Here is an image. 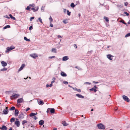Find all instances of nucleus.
Returning a JSON list of instances; mask_svg holds the SVG:
<instances>
[{
  "label": "nucleus",
  "instance_id": "nucleus-1",
  "mask_svg": "<svg viewBox=\"0 0 130 130\" xmlns=\"http://www.w3.org/2000/svg\"><path fill=\"white\" fill-rule=\"evenodd\" d=\"M20 96V94L18 93L13 94L12 96H10V99L11 100H13L16 99L18 98Z\"/></svg>",
  "mask_w": 130,
  "mask_h": 130
},
{
  "label": "nucleus",
  "instance_id": "nucleus-2",
  "mask_svg": "<svg viewBox=\"0 0 130 130\" xmlns=\"http://www.w3.org/2000/svg\"><path fill=\"white\" fill-rule=\"evenodd\" d=\"M8 108V107H6L5 109H4L3 111V114L4 115H6L8 114L9 112V110Z\"/></svg>",
  "mask_w": 130,
  "mask_h": 130
},
{
  "label": "nucleus",
  "instance_id": "nucleus-3",
  "mask_svg": "<svg viewBox=\"0 0 130 130\" xmlns=\"http://www.w3.org/2000/svg\"><path fill=\"white\" fill-rule=\"evenodd\" d=\"M97 126L99 129H104L105 128V126L102 124L100 123L97 125Z\"/></svg>",
  "mask_w": 130,
  "mask_h": 130
},
{
  "label": "nucleus",
  "instance_id": "nucleus-4",
  "mask_svg": "<svg viewBox=\"0 0 130 130\" xmlns=\"http://www.w3.org/2000/svg\"><path fill=\"white\" fill-rule=\"evenodd\" d=\"M14 48V47H8L7 48V50L6 51V52H8Z\"/></svg>",
  "mask_w": 130,
  "mask_h": 130
},
{
  "label": "nucleus",
  "instance_id": "nucleus-5",
  "mask_svg": "<svg viewBox=\"0 0 130 130\" xmlns=\"http://www.w3.org/2000/svg\"><path fill=\"white\" fill-rule=\"evenodd\" d=\"M97 88V87L96 85H95L94 87L92 88L91 89H90L89 90L91 91H93L94 92H96L97 90L96 89Z\"/></svg>",
  "mask_w": 130,
  "mask_h": 130
},
{
  "label": "nucleus",
  "instance_id": "nucleus-6",
  "mask_svg": "<svg viewBox=\"0 0 130 130\" xmlns=\"http://www.w3.org/2000/svg\"><path fill=\"white\" fill-rule=\"evenodd\" d=\"M123 98L124 100L127 101V102H129V99L128 98L127 96L125 95H123Z\"/></svg>",
  "mask_w": 130,
  "mask_h": 130
},
{
  "label": "nucleus",
  "instance_id": "nucleus-7",
  "mask_svg": "<svg viewBox=\"0 0 130 130\" xmlns=\"http://www.w3.org/2000/svg\"><path fill=\"white\" fill-rule=\"evenodd\" d=\"M30 56L31 57L34 58H36V57H38L37 55L36 54H33L30 55Z\"/></svg>",
  "mask_w": 130,
  "mask_h": 130
},
{
  "label": "nucleus",
  "instance_id": "nucleus-8",
  "mask_svg": "<svg viewBox=\"0 0 130 130\" xmlns=\"http://www.w3.org/2000/svg\"><path fill=\"white\" fill-rule=\"evenodd\" d=\"M1 63L3 67H4L7 66V64L6 62H5L4 61H2L1 62Z\"/></svg>",
  "mask_w": 130,
  "mask_h": 130
},
{
  "label": "nucleus",
  "instance_id": "nucleus-9",
  "mask_svg": "<svg viewBox=\"0 0 130 130\" xmlns=\"http://www.w3.org/2000/svg\"><path fill=\"white\" fill-rule=\"evenodd\" d=\"M39 9V7L37 6L35 7V8L33 7L31 8V10H32L34 11H36L38 10Z\"/></svg>",
  "mask_w": 130,
  "mask_h": 130
},
{
  "label": "nucleus",
  "instance_id": "nucleus-10",
  "mask_svg": "<svg viewBox=\"0 0 130 130\" xmlns=\"http://www.w3.org/2000/svg\"><path fill=\"white\" fill-rule=\"evenodd\" d=\"M16 120H18L17 119H16ZM15 124L17 127H19L20 125V122L18 120L16 121L15 122Z\"/></svg>",
  "mask_w": 130,
  "mask_h": 130
},
{
  "label": "nucleus",
  "instance_id": "nucleus-11",
  "mask_svg": "<svg viewBox=\"0 0 130 130\" xmlns=\"http://www.w3.org/2000/svg\"><path fill=\"white\" fill-rule=\"evenodd\" d=\"M0 129L2 130H6L7 129V128L5 125H3L1 127H0Z\"/></svg>",
  "mask_w": 130,
  "mask_h": 130
},
{
  "label": "nucleus",
  "instance_id": "nucleus-12",
  "mask_svg": "<svg viewBox=\"0 0 130 130\" xmlns=\"http://www.w3.org/2000/svg\"><path fill=\"white\" fill-rule=\"evenodd\" d=\"M76 96H77L79 98H80L83 99V98H84V97L83 96H82V95L81 94H76Z\"/></svg>",
  "mask_w": 130,
  "mask_h": 130
},
{
  "label": "nucleus",
  "instance_id": "nucleus-13",
  "mask_svg": "<svg viewBox=\"0 0 130 130\" xmlns=\"http://www.w3.org/2000/svg\"><path fill=\"white\" fill-rule=\"evenodd\" d=\"M113 57L111 55L109 54L107 55V58L110 60H112V57Z\"/></svg>",
  "mask_w": 130,
  "mask_h": 130
},
{
  "label": "nucleus",
  "instance_id": "nucleus-14",
  "mask_svg": "<svg viewBox=\"0 0 130 130\" xmlns=\"http://www.w3.org/2000/svg\"><path fill=\"white\" fill-rule=\"evenodd\" d=\"M25 66V64H23L22 65V66H21L20 68V69L19 70V71H20Z\"/></svg>",
  "mask_w": 130,
  "mask_h": 130
},
{
  "label": "nucleus",
  "instance_id": "nucleus-15",
  "mask_svg": "<svg viewBox=\"0 0 130 130\" xmlns=\"http://www.w3.org/2000/svg\"><path fill=\"white\" fill-rule=\"evenodd\" d=\"M23 101V98H21L17 100V102L18 103H21Z\"/></svg>",
  "mask_w": 130,
  "mask_h": 130
},
{
  "label": "nucleus",
  "instance_id": "nucleus-16",
  "mask_svg": "<svg viewBox=\"0 0 130 130\" xmlns=\"http://www.w3.org/2000/svg\"><path fill=\"white\" fill-rule=\"evenodd\" d=\"M44 123V121L43 120H40L39 122V124L40 125H42Z\"/></svg>",
  "mask_w": 130,
  "mask_h": 130
},
{
  "label": "nucleus",
  "instance_id": "nucleus-17",
  "mask_svg": "<svg viewBox=\"0 0 130 130\" xmlns=\"http://www.w3.org/2000/svg\"><path fill=\"white\" fill-rule=\"evenodd\" d=\"M24 117V115L23 114H21L19 115V118L20 119H23Z\"/></svg>",
  "mask_w": 130,
  "mask_h": 130
},
{
  "label": "nucleus",
  "instance_id": "nucleus-18",
  "mask_svg": "<svg viewBox=\"0 0 130 130\" xmlns=\"http://www.w3.org/2000/svg\"><path fill=\"white\" fill-rule=\"evenodd\" d=\"M69 58L67 56H65L62 58V60L63 61H66Z\"/></svg>",
  "mask_w": 130,
  "mask_h": 130
},
{
  "label": "nucleus",
  "instance_id": "nucleus-19",
  "mask_svg": "<svg viewBox=\"0 0 130 130\" xmlns=\"http://www.w3.org/2000/svg\"><path fill=\"white\" fill-rule=\"evenodd\" d=\"M61 75L63 77H66L67 76L66 74L64 72H61Z\"/></svg>",
  "mask_w": 130,
  "mask_h": 130
},
{
  "label": "nucleus",
  "instance_id": "nucleus-20",
  "mask_svg": "<svg viewBox=\"0 0 130 130\" xmlns=\"http://www.w3.org/2000/svg\"><path fill=\"white\" fill-rule=\"evenodd\" d=\"M50 112L51 113H54L55 112V110L54 108H51L50 109Z\"/></svg>",
  "mask_w": 130,
  "mask_h": 130
},
{
  "label": "nucleus",
  "instance_id": "nucleus-21",
  "mask_svg": "<svg viewBox=\"0 0 130 130\" xmlns=\"http://www.w3.org/2000/svg\"><path fill=\"white\" fill-rule=\"evenodd\" d=\"M19 112V111L18 110H15V115L16 116H17L18 115Z\"/></svg>",
  "mask_w": 130,
  "mask_h": 130
},
{
  "label": "nucleus",
  "instance_id": "nucleus-22",
  "mask_svg": "<svg viewBox=\"0 0 130 130\" xmlns=\"http://www.w3.org/2000/svg\"><path fill=\"white\" fill-rule=\"evenodd\" d=\"M38 104L39 105H42L44 104V103L43 102V101L41 100L38 103Z\"/></svg>",
  "mask_w": 130,
  "mask_h": 130
},
{
  "label": "nucleus",
  "instance_id": "nucleus-23",
  "mask_svg": "<svg viewBox=\"0 0 130 130\" xmlns=\"http://www.w3.org/2000/svg\"><path fill=\"white\" fill-rule=\"evenodd\" d=\"M62 124L64 126H67L68 125V124L65 121L63 122Z\"/></svg>",
  "mask_w": 130,
  "mask_h": 130
},
{
  "label": "nucleus",
  "instance_id": "nucleus-24",
  "mask_svg": "<svg viewBox=\"0 0 130 130\" xmlns=\"http://www.w3.org/2000/svg\"><path fill=\"white\" fill-rule=\"evenodd\" d=\"M15 120V119L14 118H12L11 119L10 122L12 123Z\"/></svg>",
  "mask_w": 130,
  "mask_h": 130
},
{
  "label": "nucleus",
  "instance_id": "nucleus-25",
  "mask_svg": "<svg viewBox=\"0 0 130 130\" xmlns=\"http://www.w3.org/2000/svg\"><path fill=\"white\" fill-rule=\"evenodd\" d=\"M35 113H31L29 115V116L30 117H32L33 116H35Z\"/></svg>",
  "mask_w": 130,
  "mask_h": 130
},
{
  "label": "nucleus",
  "instance_id": "nucleus-26",
  "mask_svg": "<svg viewBox=\"0 0 130 130\" xmlns=\"http://www.w3.org/2000/svg\"><path fill=\"white\" fill-rule=\"evenodd\" d=\"M24 39L27 41H29L30 40L29 39H28L26 37H24Z\"/></svg>",
  "mask_w": 130,
  "mask_h": 130
},
{
  "label": "nucleus",
  "instance_id": "nucleus-27",
  "mask_svg": "<svg viewBox=\"0 0 130 130\" xmlns=\"http://www.w3.org/2000/svg\"><path fill=\"white\" fill-rule=\"evenodd\" d=\"M10 27V26L9 25H7L5 26L3 28L4 29H6L8 28H9Z\"/></svg>",
  "mask_w": 130,
  "mask_h": 130
},
{
  "label": "nucleus",
  "instance_id": "nucleus-28",
  "mask_svg": "<svg viewBox=\"0 0 130 130\" xmlns=\"http://www.w3.org/2000/svg\"><path fill=\"white\" fill-rule=\"evenodd\" d=\"M104 18L106 22H108L109 21L108 18L104 17Z\"/></svg>",
  "mask_w": 130,
  "mask_h": 130
},
{
  "label": "nucleus",
  "instance_id": "nucleus-29",
  "mask_svg": "<svg viewBox=\"0 0 130 130\" xmlns=\"http://www.w3.org/2000/svg\"><path fill=\"white\" fill-rule=\"evenodd\" d=\"M49 19L50 20V22L51 23L53 21V20L51 17L50 16V18H49Z\"/></svg>",
  "mask_w": 130,
  "mask_h": 130
},
{
  "label": "nucleus",
  "instance_id": "nucleus-30",
  "mask_svg": "<svg viewBox=\"0 0 130 130\" xmlns=\"http://www.w3.org/2000/svg\"><path fill=\"white\" fill-rule=\"evenodd\" d=\"M15 109V107H14L12 106V107L10 109V110H13Z\"/></svg>",
  "mask_w": 130,
  "mask_h": 130
},
{
  "label": "nucleus",
  "instance_id": "nucleus-31",
  "mask_svg": "<svg viewBox=\"0 0 130 130\" xmlns=\"http://www.w3.org/2000/svg\"><path fill=\"white\" fill-rule=\"evenodd\" d=\"M52 52H53L55 53H56V49L53 48L52 49Z\"/></svg>",
  "mask_w": 130,
  "mask_h": 130
},
{
  "label": "nucleus",
  "instance_id": "nucleus-32",
  "mask_svg": "<svg viewBox=\"0 0 130 130\" xmlns=\"http://www.w3.org/2000/svg\"><path fill=\"white\" fill-rule=\"evenodd\" d=\"M27 122V121H26V120H23L22 122V124L23 125H24L25 123H26Z\"/></svg>",
  "mask_w": 130,
  "mask_h": 130
},
{
  "label": "nucleus",
  "instance_id": "nucleus-33",
  "mask_svg": "<svg viewBox=\"0 0 130 130\" xmlns=\"http://www.w3.org/2000/svg\"><path fill=\"white\" fill-rule=\"evenodd\" d=\"M51 108H48L47 109L46 112L48 113H49V112L50 111Z\"/></svg>",
  "mask_w": 130,
  "mask_h": 130
},
{
  "label": "nucleus",
  "instance_id": "nucleus-34",
  "mask_svg": "<svg viewBox=\"0 0 130 130\" xmlns=\"http://www.w3.org/2000/svg\"><path fill=\"white\" fill-rule=\"evenodd\" d=\"M71 6L72 8H74L75 7V5L73 3H72L71 4Z\"/></svg>",
  "mask_w": 130,
  "mask_h": 130
},
{
  "label": "nucleus",
  "instance_id": "nucleus-35",
  "mask_svg": "<svg viewBox=\"0 0 130 130\" xmlns=\"http://www.w3.org/2000/svg\"><path fill=\"white\" fill-rule=\"evenodd\" d=\"M30 7L29 6H28L26 8V9L27 10H30Z\"/></svg>",
  "mask_w": 130,
  "mask_h": 130
},
{
  "label": "nucleus",
  "instance_id": "nucleus-36",
  "mask_svg": "<svg viewBox=\"0 0 130 130\" xmlns=\"http://www.w3.org/2000/svg\"><path fill=\"white\" fill-rule=\"evenodd\" d=\"M124 14H126V15L127 16H128L129 15V14L128 13H127V12L126 11H125L124 12Z\"/></svg>",
  "mask_w": 130,
  "mask_h": 130
},
{
  "label": "nucleus",
  "instance_id": "nucleus-37",
  "mask_svg": "<svg viewBox=\"0 0 130 130\" xmlns=\"http://www.w3.org/2000/svg\"><path fill=\"white\" fill-rule=\"evenodd\" d=\"M7 70V69L5 68H4L3 69H2L1 70V71H6Z\"/></svg>",
  "mask_w": 130,
  "mask_h": 130
},
{
  "label": "nucleus",
  "instance_id": "nucleus-38",
  "mask_svg": "<svg viewBox=\"0 0 130 130\" xmlns=\"http://www.w3.org/2000/svg\"><path fill=\"white\" fill-rule=\"evenodd\" d=\"M67 14L69 15H70L71 14V12H69L68 10L67 11Z\"/></svg>",
  "mask_w": 130,
  "mask_h": 130
},
{
  "label": "nucleus",
  "instance_id": "nucleus-39",
  "mask_svg": "<svg viewBox=\"0 0 130 130\" xmlns=\"http://www.w3.org/2000/svg\"><path fill=\"white\" fill-rule=\"evenodd\" d=\"M67 20H66L63 21V22L65 24H66L68 23V22H67Z\"/></svg>",
  "mask_w": 130,
  "mask_h": 130
},
{
  "label": "nucleus",
  "instance_id": "nucleus-40",
  "mask_svg": "<svg viewBox=\"0 0 130 130\" xmlns=\"http://www.w3.org/2000/svg\"><path fill=\"white\" fill-rule=\"evenodd\" d=\"M76 91H77L79 92H80L81 91L80 89H76Z\"/></svg>",
  "mask_w": 130,
  "mask_h": 130
},
{
  "label": "nucleus",
  "instance_id": "nucleus-41",
  "mask_svg": "<svg viewBox=\"0 0 130 130\" xmlns=\"http://www.w3.org/2000/svg\"><path fill=\"white\" fill-rule=\"evenodd\" d=\"M35 5L34 4H30L29 5V6L30 7H34V6H35Z\"/></svg>",
  "mask_w": 130,
  "mask_h": 130
},
{
  "label": "nucleus",
  "instance_id": "nucleus-42",
  "mask_svg": "<svg viewBox=\"0 0 130 130\" xmlns=\"http://www.w3.org/2000/svg\"><path fill=\"white\" fill-rule=\"evenodd\" d=\"M38 20L41 23H42V19L41 18H38Z\"/></svg>",
  "mask_w": 130,
  "mask_h": 130
},
{
  "label": "nucleus",
  "instance_id": "nucleus-43",
  "mask_svg": "<svg viewBox=\"0 0 130 130\" xmlns=\"http://www.w3.org/2000/svg\"><path fill=\"white\" fill-rule=\"evenodd\" d=\"M130 36V32L126 35L125 37H128Z\"/></svg>",
  "mask_w": 130,
  "mask_h": 130
},
{
  "label": "nucleus",
  "instance_id": "nucleus-44",
  "mask_svg": "<svg viewBox=\"0 0 130 130\" xmlns=\"http://www.w3.org/2000/svg\"><path fill=\"white\" fill-rule=\"evenodd\" d=\"M63 83L64 84L67 85L68 84V82L67 81H64L63 82Z\"/></svg>",
  "mask_w": 130,
  "mask_h": 130
},
{
  "label": "nucleus",
  "instance_id": "nucleus-45",
  "mask_svg": "<svg viewBox=\"0 0 130 130\" xmlns=\"http://www.w3.org/2000/svg\"><path fill=\"white\" fill-rule=\"evenodd\" d=\"M44 7L43 6H42L41 8V10L42 11H44Z\"/></svg>",
  "mask_w": 130,
  "mask_h": 130
},
{
  "label": "nucleus",
  "instance_id": "nucleus-46",
  "mask_svg": "<svg viewBox=\"0 0 130 130\" xmlns=\"http://www.w3.org/2000/svg\"><path fill=\"white\" fill-rule=\"evenodd\" d=\"M32 29H33V27L32 26H31L29 28V29L30 30H31Z\"/></svg>",
  "mask_w": 130,
  "mask_h": 130
},
{
  "label": "nucleus",
  "instance_id": "nucleus-47",
  "mask_svg": "<svg viewBox=\"0 0 130 130\" xmlns=\"http://www.w3.org/2000/svg\"><path fill=\"white\" fill-rule=\"evenodd\" d=\"M34 118L35 120H37L38 118L37 117H36V116H34Z\"/></svg>",
  "mask_w": 130,
  "mask_h": 130
},
{
  "label": "nucleus",
  "instance_id": "nucleus-48",
  "mask_svg": "<svg viewBox=\"0 0 130 130\" xmlns=\"http://www.w3.org/2000/svg\"><path fill=\"white\" fill-rule=\"evenodd\" d=\"M85 84H87L89 85H90L91 84V83L88 82H86L85 83Z\"/></svg>",
  "mask_w": 130,
  "mask_h": 130
},
{
  "label": "nucleus",
  "instance_id": "nucleus-49",
  "mask_svg": "<svg viewBox=\"0 0 130 130\" xmlns=\"http://www.w3.org/2000/svg\"><path fill=\"white\" fill-rule=\"evenodd\" d=\"M120 22H121L122 23H124V20H122L120 21Z\"/></svg>",
  "mask_w": 130,
  "mask_h": 130
},
{
  "label": "nucleus",
  "instance_id": "nucleus-50",
  "mask_svg": "<svg viewBox=\"0 0 130 130\" xmlns=\"http://www.w3.org/2000/svg\"><path fill=\"white\" fill-rule=\"evenodd\" d=\"M34 17H31L30 19V21H31L32 20L34 19Z\"/></svg>",
  "mask_w": 130,
  "mask_h": 130
},
{
  "label": "nucleus",
  "instance_id": "nucleus-51",
  "mask_svg": "<svg viewBox=\"0 0 130 130\" xmlns=\"http://www.w3.org/2000/svg\"><path fill=\"white\" fill-rule=\"evenodd\" d=\"M55 56H53L49 57V58H50V59H52L53 58H55Z\"/></svg>",
  "mask_w": 130,
  "mask_h": 130
},
{
  "label": "nucleus",
  "instance_id": "nucleus-52",
  "mask_svg": "<svg viewBox=\"0 0 130 130\" xmlns=\"http://www.w3.org/2000/svg\"><path fill=\"white\" fill-rule=\"evenodd\" d=\"M5 17L7 18H8V19L10 18L7 15H5Z\"/></svg>",
  "mask_w": 130,
  "mask_h": 130
},
{
  "label": "nucleus",
  "instance_id": "nucleus-53",
  "mask_svg": "<svg viewBox=\"0 0 130 130\" xmlns=\"http://www.w3.org/2000/svg\"><path fill=\"white\" fill-rule=\"evenodd\" d=\"M93 83H94V84H97V83H98V82H95L94 81H93Z\"/></svg>",
  "mask_w": 130,
  "mask_h": 130
},
{
  "label": "nucleus",
  "instance_id": "nucleus-54",
  "mask_svg": "<svg viewBox=\"0 0 130 130\" xmlns=\"http://www.w3.org/2000/svg\"><path fill=\"white\" fill-rule=\"evenodd\" d=\"M9 16L12 19L13 18V16L11 14H10Z\"/></svg>",
  "mask_w": 130,
  "mask_h": 130
},
{
  "label": "nucleus",
  "instance_id": "nucleus-55",
  "mask_svg": "<svg viewBox=\"0 0 130 130\" xmlns=\"http://www.w3.org/2000/svg\"><path fill=\"white\" fill-rule=\"evenodd\" d=\"M30 109V108H28L26 109V111H28V110H29Z\"/></svg>",
  "mask_w": 130,
  "mask_h": 130
},
{
  "label": "nucleus",
  "instance_id": "nucleus-56",
  "mask_svg": "<svg viewBox=\"0 0 130 130\" xmlns=\"http://www.w3.org/2000/svg\"><path fill=\"white\" fill-rule=\"evenodd\" d=\"M125 5L126 6H127L128 4V3L127 2H126L124 3Z\"/></svg>",
  "mask_w": 130,
  "mask_h": 130
},
{
  "label": "nucleus",
  "instance_id": "nucleus-57",
  "mask_svg": "<svg viewBox=\"0 0 130 130\" xmlns=\"http://www.w3.org/2000/svg\"><path fill=\"white\" fill-rule=\"evenodd\" d=\"M74 47H75L76 48H77V46L75 44H74Z\"/></svg>",
  "mask_w": 130,
  "mask_h": 130
},
{
  "label": "nucleus",
  "instance_id": "nucleus-58",
  "mask_svg": "<svg viewBox=\"0 0 130 130\" xmlns=\"http://www.w3.org/2000/svg\"><path fill=\"white\" fill-rule=\"evenodd\" d=\"M72 89L73 90H76V89H77V88H73V87H72Z\"/></svg>",
  "mask_w": 130,
  "mask_h": 130
},
{
  "label": "nucleus",
  "instance_id": "nucleus-59",
  "mask_svg": "<svg viewBox=\"0 0 130 130\" xmlns=\"http://www.w3.org/2000/svg\"><path fill=\"white\" fill-rule=\"evenodd\" d=\"M50 26L51 27H53V24L51 23L50 24Z\"/></svg>",
  "mask_w": 130,
  "mask_h": 130
},
{
  "label": "nucleus",
  "instance_id": "nucleus-60",
  "mask_svg": "<svg viewBox=\"0 0 130 130\" xmlns=\"http://www.w3.org/2000/svg\"><path fill=\"white\" fill-rule=\"evenodd\" d=\"M53 86V85L52 84H50L49 85V86L50 87H51L52 86Z\"/></svg>",
  "mask_w": 130,
  "mask_h": 130
},
{
  "label": "nucleus",
  "instance_id": "nucleus-61",
  "mask_svg": "<svg viewBox=\"0 0 130 130\" xmlns=\"http://www.w3.org/2000/svg\"><path fill=\"white\" fill-rule=\"evenodd\" d=\"M58 38H61V37L60 35H58Z\"/></svg>",
  "mask_w": 130,
  "mask_h": 130
},
{
  "label": "nucleus",
  "instance_id": "nucleus-62",
  "mask_svg": "<svg viewBox=\"0 0 130 130\" xmlns=\"http://www.w3.org/2000/svg\"><path fill=\"white\" fill-rule=\"evenodd\" d=\"M49 86V85H48V84H47L46 85V88L48 87Z\"/></svg>",
  "mask_w": 130,
  "mask_h": 130
},
{
  "label": "nucleus",
  "instance_id": "nucleus-63",
  "mask_svg": "<svg viewBox=\"0 0 130 130\" xmlns=\"http://www.w3.org/2000/svg\"><path fill=\"white\" fill-rule=\"evenodd\" d=\"M12 19H13L14 20H15V18L14 17H13V18H12Z\"/></svg>",
  "mask_w": 130,
  "mask_h": 130
},
{
  "label": "nucleus",
  "instance_id": "nucleus-64",
  "mask_svg": "<svg viewBox=\"0 0 130 130\" xmlns=\"http://www.w3.org/2000/svg\"><path fill=\"white\" fill-rule=\"evenodd\" d=\"M128 24H130V20L127 23Z\"/></svg>",
  "mask_w": 130,
  "mask_h": 130
}]
</instances>
